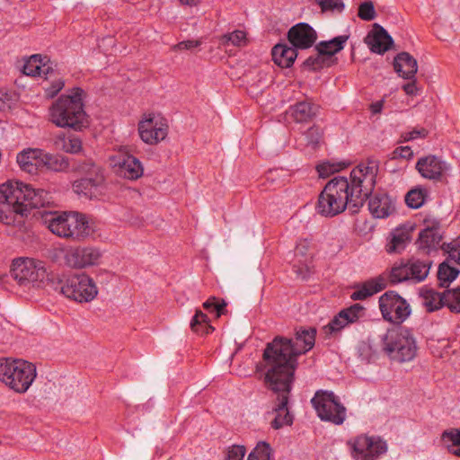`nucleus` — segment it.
Here are the masks:
<instances>
[{"mask_svg": "<svg viewBox=\"0 0 460 460\" xmlns=\"http://www.w3.org/2000/svg\"><path fill=\"white\" fill-rule=\"evenodd\" d=\"M314 328H300L296 332L295 340L280 336L267 343L262 361L257 365L258 371H265L264 381L277 394L274 407L276 417L271 421L274 429L293 423V417L288 410L289 395L297 367V357L311 350L315 343Z\"/></svg>", "mask_w": 460, "mask_h": 460, "instance_id": "nucleus-1", "label": "nucleus"}, {"mask_svg": "<svg viewBox=\"0 0 460 460\" xmlns=\"http://www.w3.org/2000/svg\"><path fill=\"white\" fill-rule=\"evenodd\" d=\"M377 172V163L368 160L351 171L349 181L343 176L332 178L319 195L318 213L334 217L343 212L347 206L352 213L358 212L375 188Z\"/></svg>", "mask_w": 460, "mask_h": 460, "instance_id": "nucleus-2", "label": "nucleus"}, {"mask_svg": "<svg viewBox=\"0 0 460 460\" xmlns=\"http://www.w3.org/2000/svg\"><path fill=\"white\" fill-rule=\"evenodd\" d=\"M49 192L34 189L20 181H8L0 186V221L5 225H20L31 208L51 202Z\"/></svg>", "mask_w": 460, "mask_h": 460, "instance_id": "nucleus-3", "label": "nucleus"}, {"mask_svg": "<svg viewBox=\"0 0 460 460\" xmlns=\"http://www.w3.org/2000/svg\"><path fill=\"white\" fill-rule=\"evenodd\" d=\"M84 91L72 88L67 94L60 95L49 108V119L58 128H68L80 131L88 125L84 111Z\"/></svg>", "mask_w": 460, "mask_h": 460, "instance_id": "nucleus-4", "label": "nucleus"}, {"mask_svg": "<svg viewBox=\"0 0 460 460\" xmlns=\"http://www.w3.org/2000/svg\"><path fill=\"white\" fill-rule=\"evenodd\" d=\"M36 376V367L32 363L22 359L0 358V381L15 393H26Z\"/></svg>", "mask_w": 460, "mask_h": 460, "instance_id": "nucleus-5", "label": "nucleus"}, {"mask_svg": "<svg viewBox=\"0 0 460 460\" xmlns=\"http://www.w3.org/2000/svg\"><path fill=\"white\" fill-rule=\"evenodd\" d=\"M382 350L393 361L399 363L413 359L417 345L411 331L403 326H398L386 331L381 335Z\"/></svg>", "mask_w": 460, "mask_h": 460, "instance_id": "nucleus-6", "label": "nucleus"}, {"mask_svg": "<svg viewBox=\"0 0 460 460\" xmlns=\"http://www.w3.org/2000/svg\"><path fill=\"white\" fill-rule=\"evenodd\" d=\"M72 171L84 175L73 182L72 189L75 193L88 199H94L102 194L105 181L103 169L92 159L74 161Z\"/></svg>", "mask_w": 460, "mask_h": 460, "instance_id": "nucleus-7", "label": "nucleus"}, {"mask_svg": "<svg viewBox=\"0 0 460 460\" xmlns=\"http://www.w3.org/2000/svg\"><path fill=\"white\" fill-rule=\"evenodd\" d=\"M53 289L76 302L92 301L98 294L97 287L87 274H74L53 282Z\"/></svg>", "mask_w": 460, "mask_h": 460, "instance_id": "nucleus-8", "label": "nucleus"}, {"mask_svg": "<svg viewBox=\"0 0 460 460\" xmlns=\"http://www.w3.org/2000/svg\"><path fill=\"white\" fill-rule=\"evenodd\" d=\"M317 416L323 421L341 425L346 419V408L332 391L318 390L311 399Z\"/></svg>", "mask_w": 460, "mask_h": 460, "instance_id": "nucleus-9", "label": "nucleus"}, {"mask_svg": "<svg viewBox=\"0 0 460 460\" xmlns=\"http://www.w3.org/2000/svg\"><path fill=\"white\" fill-rule=\"evenodd\" d=\"M430 260H420L419 258H411L406 262L395 265L390 272V281L393 284L401 283L407 280L421 282L426 279L431 268Z\"/></svg>", "mask_w": 460, "mask_h": 460, "instance_id": "nucleus-10", "label": "nucleus"}, {"mask_svg": "<svg viewBox=\"0 0 460 460\" xmlns=\"http://www.w3.org/2000/svg\"><path fill=\"white\" fill-rule=\"evenodd\" d=\"M354 460H377L387 451V444L378 436L365 434L357 436L348 441Z\"/></svg>", "mask_w": 460, "mask_h": 460, "instance_id": "nucleus-11", "label": "nucleus"}, {"mask_svg": "<svg viewBox=\"0 0 460 460\" xmlns=\"http://www.w3.org/2000/svg\"><path fill=\"white\" fill-rule=\"evenodd\" d=\"M379 309L383 318L400 325L411 314L407 301L394 291H386L379 297Z\"/></svg>", "mask_w": 460, "mask_h": 460, "instance_id": "nucleus-12", "label": "nucleus"}, {"mask_svg": "<svg viewBox=\"0 0 460 460\" xmlns=\"http://www.w3.org/2000/svg\"><path fill=\"white\" fill-rule=\"evenodd\" d=\"M11 276L19 285L27 286L41 280L45 276V270L40 261L29 258H19L13 262Z\"/></svg>", "mask_w": 460, "mask_h": 460, "instance_id": "nucleus-13", "label": "nucleus"}, {"mask_svg": "<svg viewBox=\"0 0 460 460\" xmlns=\"http://www.w3.org/2000/svg\"><path fill=\"white\" fill-rule=\"evenodd\" d=\"M60 252L66 265L76 269L96 265L102 258L101 251L93 246H71L62 248Z\"/></svg>", "mask_w": 460, "mask_h": 460, "instance_id": "nucleus-14", "label": "nucleus"}, {"mask_svg": "<svg viewBox=\"0 0 460 460\" xmlns=\"http://www.w3.org/2000/svg\"><path fill=\"white\" fill-rule=\"evenodd\" d=\"M442 248L448 254V258L439 264L437 275L439 286L447 287L460 272L457 268L449 264V261H453L460 265V240L443 243Z\"/></svg>", "mask_w": 460, "mask_h": 460, "instance_id": "nucleus-15", "label": "nucleus"}, {"mask_svg": "<svg viewBox=\"0 0 460 460\" xmlns=\"http://www.w3.org/2000/svg\"><path fill=\"white\" fill-rule=\"evenodd\" d=\"M138 133L145 143L155 145L166 137L168 124L164 118L149 114L139 121Z\"/></svg>", "mask_w": 460, "mask_h": 460, "instance_id": "nucleus-16", "label": "nucleus"}, {"mask_svg": "<svg viewBox=\"0 0 460 460\" xmlns=\"http://www.w3.org/2000/svg\"><path fill=\"white\" fill-rule=\"evenodd\" d=\"M364 307L359 304H355L348 308L341 310L326 325L323 327V332L326 337H335L341 330L350 323H356L363 314Z\"/></svg>", "mask_w": 460, "mask_h": 460, "instance_id": "nucleus-17", "label": "nucleus"}, {"mask_svg": "<svg viewBox=\"0 0 460 460\" xmlns=\"http://www.w3.org/2000/svg\"><path fill=\"white\" fill-rule=\"evenodd\" d=\"M112 162L117 174L125 179L137 180L144 173L142 163L132 155L119 154L112 157Z\"/></svg>", "mask_w": 460, "mask_h": 460, "instance_id": "nucleus-18", "label": "nucleus"}, {"mask_svg": "<svg viewBox=\"0 0 460 460\" xmlns=\"http://www.w3.org/2000/svg\"><path fill=\"white\" fill-rule=\"evenodd\" d=\"M288 39L296 50L307 49L314 44L317 34L314 29L308 23L299 22L288 30Z\"/></svg>", "mask_w": 460, "mask_h": 460, "instance_id": "nucleus-19", "label": "nucleus"}, {"mask_svg": "<svg viewBox=\"0 0 460 460\" xmlns=\"http://www.w3.org/2000/svg\"><path fill=\"white\" fill-rule=\"evenodd\" d=\"M367 199L369 212L376 218H387L395 213L396 200L386 192H376L372 195L371 191Z\"/></svg>", "mask_w": 460, "mask_h": 460, "instance_id": "nucleus-20", "label": "nucleus"}, {"mask_svg": "<svg viewBox=\"0 0 460 460\" xmlns=\"http://www.w3.org/2000/svg\"><path fill=\"white\" fill-rule=\"evenodd\" d=\"M416 169L423 178L438 181L448 167L439 157L429 155L418 160Z\"/></svg>", "mask_w": 460, "mask_h": 460, "instance_id": "nucleus-21", "label": "nucleus"}, {"mask_svg": "<svg viewBox=\"0 0 460 460\" xmlns=\"http://www.w3.org/2000/svg\"><path fill=\"white\" fill-rule=\"evenodd\" d=\"M365 42L373 53L384 54L390 49L394 40L381 25L375 23L373 31L367 34Z\"/></svg>", "mask_w": 460, "mask_h": 460, "instance_id": "nucleus-22", "label": "nucleus"}, {"mask_svg": "<svg viewBox=\"0 0 460 460\" xmlns=\"http://www.w3.org/2000/svg\"><path fill=\"white\" fill-rule=\"evenodd\" d=\"M387 287V278L378 275L362 283L358 284L356 290L350 295L352 300H365L373 295L381 292Z\"/></svg>", "mask_w": 460, "mask_h": 460, "instance_id": "nucleus-23", "label": "nucleus"}, {"mask_svg": "<svg viewBox=\"0 0 460 460\" xmlns=\"http://www.w3.org/2000/svg\"><path fill=\"white\" fill-rule=\"evenodd\" d=\"M67 238L83 239L90 234V226L86 217L78 212H68L66 224Z\"/></svg>", "mask_w": 460, "mask_h": 460, "instance_id": "nucleus-24", "label": "nucleus"}, {"mask_svg": "<svg viewBox=\"0 0 460 460\" xmlns=\"http://www.w3.org/2000/svg\"><path fill=\"white\" fill-rule=\"evenodd\" d=\"M441 239L439 222L436 221L431 226H428L420 232L417 244L420 250L429 253L431 251L437 250Z\"/></svg>", "mask_w": 460, "mask_h": 460, "instance_id": "nucleus-25", "label": "nucleus"}, {"mask_svg": "<svg viewBox=\"0 0 460 460\" xmlns=\"http://www.w3.org/2000/svg\"><path fill=\"white\" fill-rule=\"evenodd\" d=\"M68 212L44 211L41 218L44 225L56 235L67 238L66 224Z\"/></svg>", "mask_w": 460, "mask_h": 460, "instance_id": "nucleus-26", "label": "nucleus"}, {"mask_svg": "<svg viewBox=\"0 0 460 460\" xmlns=\"http://www.w3.org/2000/svg\"><path fill=\"white\" fill-rule=\"evenodd\" d=\"M319 107L309 102L302 101L291 105L288 108V114L296 123H305L312 121L318 113Z\"/></svg>", "mask_w": 460, "mask_h": 460, "instance_id": "nucleus-27", "label": "nucleus"}, {"mask_svg": "<svg viewBox=\"0 0 460 460\" xmlns=\"http://www.w3.org/2000/svg\"><path fill=\"white\" fill-rule=\"evenodd\" d=\"M395 72L404 79H414L418 71L417 60L408 52H401L394 60Z\"/></svg>", "mask_w": 460, "mask_h": 460, "instance_id": "nucleus-28", "label": "nucleus"}, {"mask_svg": "<svg viewBox=\"0 0 460 460\" xmlns=\"http://www.w3.org/2000/svg\"><path fill=\"white\" fill-rule=\"evenodd\" d=\"M272 59L280 67H290L297 58V50L287 43H279L272 48Z\"/></svg>", "mask_w": 460, "mask_h": 460, "instance_id": "nucleus-29", "label": "nucleus"}, {"mask_svg": "<svg viewBox=\"0 0 460 460\" xmlns=\"http://www.w3.org/2000/svg\"><path fill=\"white\" fill-rule=\"evenodd\" d=\"M49 59L46 56L35 54L31 56L22 66V73L31 76L48 75L50 73V67L48 63Z\"/></svg>", "mask_w": 460, "mask_h": 460, "instance_id": "nucleus-30", "label": "nucleus"}, {"mask_svg": "<svg viewBox=\"0 0 460 460\" xmlns=\"http://www.w3.org/2000/svg\"><path fill=\"white\" fill-rule=\"evenodd\" d=\"M41 155V149L23 150L17 155V163L23 171L36 173L38 167L42 165Z\"/></svg>", "mask_w": 460, "mask_h": 460, "instance_id": "nucleus-31", "label": "nucleus"}, {"mask_svg": "<svg viewBox=\"0 0 460 460\" xmlns=\"http://www.w3.org/2000/svg\"><path fill=\"white\" fill-rule=\"evenodd\" d=\"M74 161H83V159H73L70 161L64 155L49 154L42 150L41 166H44L50 171L66 172L68 169L72 170V164Z\"/></svg>", "mask_w": 460, "mask_h": 460, "instance_id": "nucleus-32", "label": "nucleus"}, {"mask_svg": "<svg viewBox=\"0 0 460 460\" xmlns=\"http://www.w3.org/2000/svg\"><path fill=\"white\" fill-rule=\"evenodd\" d=\"M348 39V35H340L330 40H323L316 45L315 49L331 59L332 56L344 49Z\"/></svg>", "mask_w": 460, "mask_h": 460, "instance_id": "nucleus-33", "label": "nucleus"}, {"mask_svg": "<svg viewBox=\"0 0 460 460\" xmlns=\"http://www.w3.org/2000/svg\"><path fill=\"white\" fill-rule=\"evenodd\" d=\"M390 242L386 244L388 253L401 252L410 242V233L404 228H396L392 234Z\"/></svg>", "mask_w": 460, "mask_h": 460, "instance_id": "nucleus-34", "label": "nucleus"}, {"mask_svg": "<svg viewBox=\"0 0 460 460\" xmlns=\"http://www.w3.org/2000/svg\"><path fill=\"white\" fill-rule=\"evenodd\" d=\"M54 146L57 150L59 151L76 154L82 148V142L78 137H66L64 134H59L54 139Z\"/></svg>", "mask_w": 460, "mask_h": 460, "instance_id": "nucleus-35", "label": "nucleus"}, {"mask_svg": "<svg viewBox=\"0 0 460 460\" xmlns=\"http://www.w3.org/2000/svg\"><path fill=\"white\" fill-rule=\"evenodd\" d=\"M49 71L50 73L45 75L43 89L47 98H54L64 88L65 80L61 76L56 75L52 67Z\"/></svg>", "mask_w": 460, "mask_h": 460, "instance_id": "nucleus-36", "label": "nucleus"}, {"mask_svg": "<svg viewBox=\"0 0 460 460\" xmlns=\"http://www.w3.org/2000/svg\"><path fill=\"white\" fill-rule=\"evenodd\" d=\"M428 197V190L418 186L409 190L405 195L406 205L413 209L420 208L425 203Z\"/></svg>", "mask_w": 460, "mask_h": 460, "instance_id": "nucleus-37", "label": "nucleus"}, {"mask_svg": "<svg viewBox=\"0 0 460 460\" xmlns=\"http://www.w3.org/2000/svg\"><path fill=\"white\" fill-rule=\"evenodd\" d=\"M424 305L429 312H433L446 306V290L442 293L427 290L423 296Z\"/></svg>", "mask_w": 460, "mask_h": 460, "instance_id": "nucleus-38", "label": "nucleus"}, {"mask_svg": "<svg viewBox=\"0 0 460 460\" xmlns=\"http://www.w3.org/2000/svg\"><path fill=\"white\" fill-rule=\"evenodd\" d=\"M442 440L447 444L449 453L460 457V430L454 429L442 433Z\"/></svg>", "mask_w": 460, "mask_h": 460, "instance_id": "nucleus-39", "label": "nucleus"}, {"mask_svg": "<svg viewBox=\"0 0 460 460\" xmlns=\"http://www.w3.org/2000/svg\"><path fill=\"white\" fill-rule=\"evenodd\" d=\"M208 317L201 310H196V314L190 321V328L198 333H209L214 328L208 323Z\"/></svg>", "mask_w": 460, "mask_h": 460, "instance_id": "nucleus-40", "label": "nucleus"}, {"mask_svg": "<svg viewBox=\"0 0 460 460\" xmlns=\"http://www.w3.org/2000/svg\"><path fill=\"white\" fill-rule=\"evenodd\" d=\"M272 448L265 441H260L248 456V460H271Z\"/></svg>", "mask_w": 460, "mask_h": 460, "instance_id": "nucleus-41", "label": "nucleus"}, {"mask_svg": "<svg viewBox=\"0 0 460 460\" xmlns=\"http://www.w3.org/2000/svg\"><path fill=\"white\" fill-rule=\"evenodd\" d=\"M330 65V59L316 50L314 55L308 57L303 63V66L309 70H318Z\"/></svg>", "mask_w": 460, "mask_h": 460, "instance_id": "nucleus-42", "label": "nucleus"}, {"mask_svg": "<svg viewBox=\"0 0 460 460\" xmlns=\"http://www.w3.org/2000/svg\"><path fill=\"white\" fill-rule=\"evenodd\" d=\"M226 303L223 299L215 296L209 297L203 303V307L209 313H215L217 317L221 316L226 312Z\"/></svg>", "mask_w": 460, "mask_h": 460, "instance_id": "nucleus-43", "label": "nucleus"}, {"mask_svg": "<svg viewBox=\"0 0 460 460\" xmlns=\"http://www.w3.org/2000/svg\"><path fill=\"white\" fill-rule=\"evenodd\" d=\"M446 306L451 312L460 313V287L446 290Z\"/></svg>", "mask_w": 460, "mask_h": 460, "instance_id": "nucleus-44", "label": "nucleus"}, {"mask_svg": "<svg viewBox=\"0 0 460 460\" xmlns=\"http://www.w3.org/2000/svg\"><path fill=\"white\" fill-rule=\"evenodd\" d=\"M323 13H341L345 8L342 0H314Z\"/></svg>", "mask_w": 460, "mask_h": 460, "instance_id": "nucleus-45", "label": "nucleus"}, {"mask_svg": "<svg viewBox=\"0 0 460 460\" xmlns=\"http://www.w3.org/2000/svg\"><path fill=\"white\" fill-rule=\"evenodd\" d=\"M349 165V163L340 162V163H331L324 162L317 166V171L319 175L323 178L328 177L331 173L339 172Z\"/></svg>", "mask_w": 460, "mask_h": 460, "instance_id": "nucleus-46", "label": "nucleus"}, {"mask_svg": "<svg viewBox=\"0 0 460 460\" xmlns=\"http://www.w3.org/2000/svg\"><path fill=\"white\" fill-rule=\"evenodd\" d=\"M323 132L317 126L310 127L305 133L304 137L307 146H311L314 149L322 137Z\"/></svg>", "mask_w": 460, "mask_h": 460, "instance_id": "nucleus-47", "label": "nucleus"}, {"mask_svg": "<svg viewBox=\"0 0 460 460\" xmlns=\"http://www.w3.org/2000/svg\"><path fill=\"white\" fill-rule=\"evenodd\" d=\"M222 40L225 44L242 46L246 41V34L243 31L235 30L231 33L225 34Z\"/></svg>", "mask_w": 460, "mask_h": 460, "instance_id": "nucleus-48", "label": "nucleus"}, {"mask_svg": "<svg viewBox=\"0 0 460 460\" xmlns=\"http://www.w3.org/2000/svg\"><path fill=\"white\" fill-rule=\"evenodd\" d=\"M358 17L364 21H372L376 18V11L372 2L366 1L359 4Z\"/></svg>", "mask_w": 460, "mask_h": 460, "instance_id": "nucleus-49", "label": "nucleus"}, {"mask_svg": "<svg viewBox=\"0 0 460 460\" xmlns=\"http://www.w3.org/2000/svg\"><path fill=\"white\" fill-rule=\"evenodd\" d=\"M16 101V94L14 92L5 88L0 89V111L10 109Z\"/></svg>", "mask_w": 460, "mask_h": 460, "instance_id": "nucleus-50", "label": "nucleus"}, {"mask_svg": "<svg viewBox=\"0 0 460 460\" xmlns=\"http://www.w3.org/2000/svg\"><path fill=\"white\" fill-rule=\"evenodd\" d=\"M246 448L243 446L233 445L227 450L226 460H243Z\"/></svg>", "mask_w": 460, "mask_h": 460, "instance_id": "nucleus-51", "label": "nucleus"}, {"mask_svg": "<svg viewBox=\"0 0 460 460\" xmlns=\"http://www.w3.org/2000/svg\"><path fill=\"white\" fill-rule=\"evenodd\" d=\"M428 135V130L421 128H414L411 131H409L405 134V140L411 141L418 138L425 137Z\"/></svg>", "mask_w": 460, "mask_h": 460, "instance_id": "nucleus-52", "label": "nucleus"}, {"mask_svg": "<svg viewBox=\"0 0 460 460\" xmlns=\"http://www.w3.org/2000/svg\"><path fill=\"white\" fill-rule=\"evenodd\" d=\"M412 156V150L409 146H399L394 151V158L401 157L404 159H411Z\"/></svg>", "mask_w": 460, "mask_h": 460, "instance_id": "nucleus-53", "label": "nucleus"}, {"mask_svg": "<svg viewBox=\"0 0 460 460\" xmlns=\"http://www.w3.org/2000/svg\"><path fill=\"white\" fill-rule=\"evenodd\" d=\"M199 46V41L198 40H184L181 41L176 45V49L180 50L183 49H191Z\"/></svg>", "mask_w": 460, "mask_h": 460, "instance_id": "nucleus-54", "label": "nucleus"}, {"mask_svg": "<svg viewBox=\"0 0 460 460\" xmlns=\"http://www.w3.org/2000/svg\"><path fill=\"white\" fill-rule=\"evenodd\" d=\"M411 80H412L411 82H410L408 84H405L402 86V89H403V91L405 92L406 94L411 95V96H414V95H417V93H418V88L416 86V80H415V78L411 79Z\"/></svg>", "mask_w": 460, "mask_h": 460, "instance_id": "nucleus-55", "label": "nucleus"}, {"mask_svg": "<svg viewBox=\"0 0 460 460\" xmlns=\"http://www.w3.org/2000/svg\"><path fill=\"white\" fill-rule=\"evenodd\" d=\"M181 4L188 6H196L199 4V0H178Z\"/></svg>", "mask_w": 460, "mask_h": 460, "instance_id": "nucleus-56", "label": "nucleus"}, {"mask_svg": "<svg viewBox=\"0 0 460 460\" xmlns=\"http://www.w3.org/2000/svg\"><path fill=\"white\" fill-rule=\"evenodd\" d=\"M382 108V103H376L373 106L374 112H378Z\"/></svg>", "mask_w": 460, "mask_h": 460, "instance_id": "nucleus-57", "label": "nucleus"}, {"mask_svg": "<svg viewBox=\"0 0 460 460\" xmlns=\"http://www.w3.org/2000/svg\"><path fill=\"white\" fill-rule=\"evenodd\" d=\"M295 254L296 255H298V254H301L303 255L304 254V251H303V248H301L300 246H297L295 250Z\"/></svg>", "mask_w": 460, "mask_h": 460, "instance_id": "nucleus-58", "label": "nucleus"}, {"mask_svg": "<svg viewBox=\"0 0 460 460\" xmlns=\"http://www.w3.org/2000/svg\"><path fill=\"white\" fill-rule=\"evenodd\" d=\"M3 277H4V276H2V275L0 274V280L3 279Z\"/></svg>", "mask_w": 460, "mask_h": 460, "instance_id": "nucleus-59", "label": "nucleus"}]
</instances>
